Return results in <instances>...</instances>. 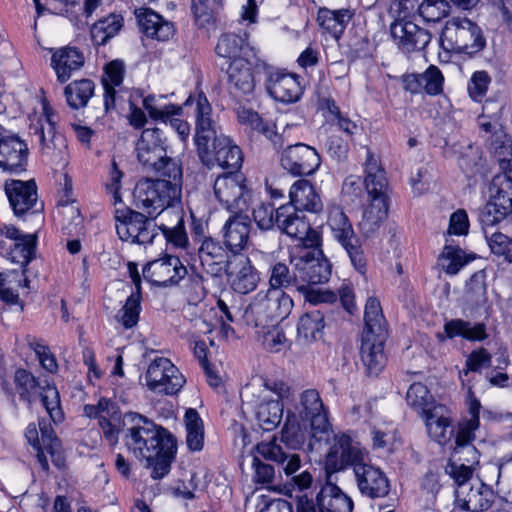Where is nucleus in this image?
<instances>
[{
	"label": "nucleus",
	"mask_w": 512,
	"mask_h": 512,
	"mask_svg": "<svg viewBox=\"0 0 512 512\" xmlns=\"http://www.w3.org/2000/svg\"><path fill=\"white\" fill-rule=\"evenodd\" d=\"M449 13L446 0H423L419 3L418 14L427 22H438Z\"/></svg>",
	"instance_id": "60"
},
{
	"label": "nucleus",
	"mask_w": 512,
	"mask_h": 512,
	"mask_svg": "<svg viewBox=\"0 0 512 512\" xmlns=\"http://www.w3.org/2000/svg\"><path fill=\"white\" fill-rule=\"evenodd\" d=\"M229 248L220 241L203 236L199 239L198 257L202 268L211 276H220L232 261Z\"/></svg>",
	"instance_id": "22"
},
{
	"label": "nucleus",
	"mask_w": 512,
	"mask_h": 512,
	"mask_svg": "<svg viewBox=\"0 0 512 512\" xmlns=\"http://www.w3.org/2000/svg\"><path fill=\"white\" fill-rule=\"evenodd\" d=\"M290 262L298 272L299 285L322 284L330 278L331 264L321 251H305L302 255L292 256Z\"/></svg>",
	"instance_id": "15"
},
{
	"label": "nucleus",
	"mask_w": 512,
	"mask_h": 512,
	"mask_svg": "<svg viewBox=\"0 0 512 512\" xmlns=\"http://www.w3.org/2000/svg\"><path fill=\"white\" fill-rule=\"evenodd\" d=\"M124 63L121 60H113L105 66V76L102 79L104 86V105L109 110L115 105V87L123 82Z\"/></svg>",
	"instance_id": "47"
},
{
	"label": "nucleus",
	"mask_w": 512,
	"mask_h": 512,
	"mask_svg": "<svg viewBox=\"0 0 512 512\" xmlns=\"http://www.w3.org/2000/svg\"><path fill=\"white\" fill-rule=\"evenodd\" d=\"M442 411V407L434 406L423 415L429 436L441 445L448 442L453 435L451 422Z\"/></svg>",
	"instance_id": "42"
},
{
	"label": "nucleus",
	"mask_w": 512,
	"mask_h": 512,
	"mask_svg": "<svg viewBox=\"0 0 512 512\" xmlns=\"http://www.w3.org/2000/svg\"><path fill=\"white\" fill-rule=\"evenodd\" d=\"M238 119L242 124L249 126L252 130L270 140L275 149L283 147L285 143L284 137L275 131V124L264 120L257 112L242 109L238 112Z\"/></svg>",
	"instance_id": "39"
},
{
	"label": "nucleus",
	"mask_w": 512,
	"mask_h": 512,
	"mask_svg": "<svg viewBox=\"0 0 512 512\" xmlns=\"http://www.w3.org/2000/svg\"><path fill=\"white\" fill-rule=\"evenodd\" d=\"M84 62L83 53L70 46L55 50L51 57V65L55 70L58 81L61 83L68 81L72 73L79 70Z\"/></svg>",
	"instance_id": "34"
},
{
	"label": "nucleus",
	"mask_w": 512,
	"mask_h": 512,
	"mask_svg": "<svg viewBox=\"0 0 512 512\" xmlns=\"http://www.w3.org/2000/svg\"><path fill=\"white\" fill-rule=\"evenodd\" d=\"M95 85L90 79L76 80L68 84L64 94L68 105L72 109H80L87 105L94 94Z\"/></svg>",
	"instance_id": "49"
},
{
	"label": "nucleus",
	"mask_w": 512,
	"mask_h": 512,
	"mask_svg": "<svg viewBox=\"0 0 512 512\" xmlns=\"http://www.w3.org/2000/svg\"><path fill=\"white\" fill-rule=\"evenodd\" d=\"M14 383L20 399L30 402V394L38 385L35 377L24 369H18L14 374Z\"/></svg>",
	"instance_id": "63"
},
{
	"label": "nucleus",
	"mask_w": 512,
	"mask_h": 512,
	"mask_svg": "<svg viewBox=\"0 0 512 512\" xmlns=\"http://www.w3.org/2000/svg\"><path fill=\"white\" fill-rule=\"evenodd\" d=\"M491 252L505 261L512 263V238L501 232H494L490 236L485 235Z\"/></svg>",
	"instance_id": "62"
},
{
	"label": "nucleus",
	"mask_w": 512,
	"mask_h": 512,
	"mask_svg": "<svg viewBox=\"0 0 512 512\" xmlns=\"http://www.w3.org/2000/svg\"><path fill=\"white\" fill-rule=\"evenodd\" d=\"M223 226L224 243L233 253L242 250L249 239L250 219L243 212L231 213Z\"/></svg>",
	"instance_id": "32"
},
{
	"label": "nucleus",
	"mask_w": 512,
	"mask_h": 512,
	"mask_svg": "<svg viewBox=\"0 0 512 512\" xmlns=\"http://www.w3.org/2000/svg\"><path fill=\"white\" fill-rule=\"evenodd\" d=\"M141 293H132L126 300L125 305L116 314V320L125 329L134 327L139 321Z\"/></svg>",
	"instance_id": "58"
},
{
	"label": "nucleus",
	"mask_w": 512,
	"mask_h": 512,
	"mask_svg": "<svg viewBox=\"0 0 512 512\" xmlns=\"http://www.w3.org/2000/svg\"><path fill=\"white\" fill-rule=\"evenodd\" d=\"M494 499L493 490L484 483H480L476 489L471 488L465 501L466 509L473 512L488 510Z\"/></svg>",
	"instance_id": "56"
},
{
	"label": "nucleus",
	"mask_w": 512,
	"mask_h": 512,
	"mask_svg": "<svg viewBox=\"0 0 512 512\" xmlns=\"http://www.w3.org/2000/svg\"><path fill=\"white\" fill-rule=\"evenodd\" d=\"M213 188L217 201L228 212L239 213L248 209L250 190L245 176L239 171H229L218 176Z\"/></svg>",
	"instance_id": "8"
},
{
	"label": "nucleus",
	"mask_w": 512,
	"mask_h": 512,
	"mask_svg": "<svg viewBox=\"0 0 512 512\" xmlns=\"http://www.w3.org/2000/svg\"><path fill=\"white\" fill-rule=\"evenodd\" d=\"M326 225L332 237L346 251L354 269L364 275L367 271L365 253L351 221L339 205L334 203L328 205Z\"/></svg>",
	"instance_id": "6"
},
{
	"label": "nucleus",
	"mask_w": 512,
	"mask_h": 512,
	"mask_svg": "<svg viewBox=\"0 0 512 512\" xmlns=\"http://www.w3.org/2000/svg\"><path fill=\"white\" fill-rule=\"evenodd\" d=\"M469 260L461 248L445 245L439 257V264L447 274L455 275Z\"/></svg>",
	"instance_id": "55"
},
{
	"label": "nucleus",
	"mask_w": 512,
	"mask_h": 512,
	"mask_svg": "<svg viewBox=\"0 0 512 512\" xmlns=\"http://www.w3.org/2000/svg\"><path fill=\"white\" fill-rule=\"evenodd\" d=\"M490 199L512 211V172L501 170L489 186Z\"/></svg>",
	"instance_id": "48"
},
{
	"label": "nucleus",
	"mask_w": 512,
	"mask_h": 512,
	"mask_svg": "<svg viewBox=\"0 0 512 512\" xmlns=\"http://www.w3.org/2000/svg\"><path fill=\"white\" fill-rule=\"evenodd\" d=\"M488 148L497 159L500 169L512 172V140L503 129L490 136Z\"/></svg>",
	"instance_id": "43"
},
{
	"label": "nucleus",
	"mask_w": 512,
	"mask_h": 512,
	"mask_svg": "<svg viewBox=\"0 0 512 512\" xmlns=\"http://www.w3.org/2000/svg\"><path fill=\"white\" fill-rule=\"evenodd\" d=\"M5 192L14 214L20 217L37 205V187L34 181L11 180L5 184Z\"/></svg>",
	"instance_id": "27"
},
{
	"label": "nucleus",
	"mask_w": 512,
	"mask_h": 512,
	"mask_svg": "<svg viewBox=\"0 0 512 512\" xmlns=\"http://www.w3.org/2000/svg\"><path fill=\"white\" fill-rule=\"evenodd\" d=\"M406 401L409 406L425 415L431 409L428 406L432 401V396L424 384L416 382L409 387L406 393Z\"/></svg>",
	"instance_id": "59"
},
{
	"label": "nucleus",
	"mask_w": 512,
	"mask_h": 512,
	"mask_svg": "<svg viewBox=\"0 0 512 512\" xmlns=\"http://www.w3.org/2000/svg\"><path fill=\"white\" fill-rule=\"evenodd\" d=\"M28 155L27 143L0 125V169L9 173L25 171Z\"/></svg>",
	"instance_id": "17"
},
{
	"label": "nucleus",
	"mask_w": 512,
	"mask_h": 512,
	"mask_svg": "<svg viewBox=\"0 0 512 512\" xmlns=\"http://www.w3.org/2000/svg\"><path fill=\"white\" fill-rule=\"evenodd\" d=\"M295 411L302 421L310 424L314 438L320 441L323 435L328 433L330 429L328 412L316 389H307L300 394Z\"/></svg>",
	"instance_id": "14"
},
{
	"label": "nucleus",
	"mask_w": 512,
	"mask_h": 512,
	"mask_svg": "<svg viewBox=\"0 0 512 512\" xmlns=\"http://www.w3.org/2000/svg\"><path fill=\"white\" fill-rule=\"evenodd\" d=\"M241 397L256 409V418L263 430L271 431L280 424L284 406L279 399H269L267 389L249 384L241 391Z\"/></svg>",
	"instance_id": "13"
},
{
	"label": "nucleus",
	"mask_w": 512,
	"mask_h": 512,
	"mask_svg": "<svg viewBox=\"0 0 512 512\" xmlns=\"http://www.w3.org/2000/svg\"><path fill=\"white\" fill-rule=\"evenodd\" d=\"M293 305L291 296L284 290L267 288L252 298L241 317L248 326L265 330L286 319Z\"/></svg>",
	"instance_id": "5"
},
{
	"label": "nucleus",
	"mask_w": 512,
	"mask_h": 512,
	"mask_svg": "<svg viewBox=\"0 0 512 512\" xmlns=\"http://www.w3.org/2000/svg\"><path fill=\"white\" fill-rule=\"evenodd\" d=\"M135 16L140 31L148 38L167 41L174 35L173 23L164 19L151 8L136 9Z\"/></svg>",
	"instance_id": "28"
},
{
	"label": "nucleus",
	"mask_w": 512,
	"mask_h": 512,
	"mask_svg": "<svg viewBox=\"0 0 512 512\" xmlns=\"http://www.w3.org/2000/svg\"><path fill=\"white\" fill-rule=\"evenodd\" d=\"M441 43L446 49L473 56L484 49L486 39L482 29L470 19L452 17L442 30Z\"/></svg>",
	"instance_id": "7"
},
{
	"label": "nucleus",
	"mask_w": 512,
	"mask_h": 512,
	"mask_svg": "<svg viewBox=\"0 0 512 512\" xmlns=\"http://www.w3.org/2000/svg\"><path fill=\"white\" fill-rule=\"evenodd\" d=\"M136 153L139 163L146 171L155 168L156 163L165 156L166 138L159 127L144 129L136 144Z\"/></svg>",
	"instance_id": "23"
},
{
	"label": "nucleus",
	"mask_w": 512,
	"mask_h": 512,
	"mask_svg": "<svg viewBox=\"0 0 512 512\" xmlns=\"http://www.w3.org/2000/svg\"><path fill=\"white\" fill-rule=\"evenodd\" d=\"M256 451L264 460L276 464L279 473L283 472L287 477L280 491L294 501L296 512L319 511L322 503L320 488L310 471H300L302 460L299 454L292 452L287 445L282 446L275 438L258 443Z\"/></svg>",
	"instance_id": "2"
},
{
	"label": "nucleus",
	"mask_w": 512,
	"mask_h": 512,
	"mask_svg": "<svg viewBox=\"0 0 512 512\" xmlns=\"http://www.w3.org/2000/svg\"><path fill=\"white\" fill-rule=\"evenodd\" d=\"M38 426L41 434L40 445L42 446L43 452H47L52 462L56 466L61 467L64 464V457L61 451L60 440L55 435L51 424L47 420H39Z\"/></svg>",
	"instance_id": "50"
},
{
	"label": "nucleus",
	"mask_w": 512,
	"mask_h": 512,
	"mask_svg": "<svg viewBox=\"0 0 512 512\" xmlns=\"http://www.w3.org/2000/svg\"><path fill=\"white\" fill-rule=\"evenodd\" d=\"M186 273V267L180 259L171 255L153 260L143 268L144 279L156 286L178 283Z\"/></svg>",
	"instance_id": "21"
},
{
	"label": "nucleus",
	"mask_w": 512,
	"mask_h": 512,
	"mask_svg": "<svg viewBox=\"0 0 512 512\" xmlns=\"http://www.w3.org/2000/svg\"><path fill=\"white\" fill-rule=\"evenodd\" d=\"M324 328V316L319 310L303 314L298 322L297 335L303 343H310L321 337Z\"/></svg>",
	"instance_id": "46"
},
{
	"label": "nucleus",
	"mask_w": 512,
	"mask_h": 512,
	"mask_svg": "<svg viewBox=\"0 0 512 512\" xmlns=\"http://www.w3.org/2000/svg\"><path fill=\"white\" fill-rule=\"evenodd\" d=\"M0 253L14 263L25 267L34 257L37 237L23 234L13 225H0Z\"/></svg>",
	"instance_id": "12"
},
{
	"label": "nucleus",
	"mask_w": 512,
	"mask_h": 512,
	"mask_svg": "<svg viewBox=\"0 0 512 512\" xmlns=\"http://www.w3.org/2000/svg\"><path fill=\"white\" fill-rule=\"evenodd\" d=\"M56 114L48 107H44V118L39 119L37 124L30 127L31 134L40 145L44 155H51L56 149L63 146V137L56 131Z\"/></svg>",
	"instance_id": "26"
},
{
	"label": "nucleus",
	"mask_w": 512,
	"mask_h": 512,
	"mask_svg": "<svg viewBox=\"0 0 512 512\" xmlns=\"http://www.w3.org/2000/svg\"><path fill=\"white\" fill-rule=\"evenodd\" d=\"M390 33L397 46L406 53L424 49L431 40L427 30L411 21L392 22Z\"/></svg>",
	"instance_id": "24"
},
{
	"label": "nucleus",
	"mask_w": 512,
	"mask_h": 512,
	"mask_svg": "<svg viewBox=\"0 0 512 512\" xmlns=\"http://www.w3.org/2000/svg\"><path fill=\"white\" fill-rule=\"evenodd\" d=\"M359 492L368 498L377 499L388 495L389 480L380 467L372 464L366 456L353 470Z\"/></svg>",
	"instance_id": "18"
},
{
	"label": "nucleus",
	"mask_w": 512,
	"mask_h": 512,
	"mask_svg": "<svg viewBox=\"0 0 512 512\" xmlns=\"http://www.w3.org/2000/svg\"><path fill=\"white\" fill-rule=\"evenodd\" d=\"M41 389V401L51 420L54 423L61 422L64 418V414L60 407V396L58 390L56 387L50 385H46Z\"/></svg>",
	"instance_id": "61"
},
{
	"label": "nucleus",
	"mask_w": 512,
	"mask_h": 512,
	"mask_svg": "<svg viewBox=\"0 0 512 512\" xmlns=\"http://www.w3.org/2000/svg\"><path fill=\"white\" fill-rule=\"evenodd\" d=\"M186 426V443L190 451H200L204 445V427L202 419L195 409H188L184 417Z\"/></svg>",
	"instance_id": "51"
},
{
	"label": "nucleus",
	"mask_w": 512,
	"mask_h": 512,
	"mask_svg": "<svg viewBox=\"0 0 512 512\" xmlns=\"http://www.w3.org/2000/svg\"><path fill=\"white\" fill-rule=\"evenodd\" d=\"M155 168H148L146 172L155 173L157 179H142L135 187L137 201L160 204L170 201H179L182 194V166L179 160L165 156L156 163Z\"/></svg>",
	"instance_id": "4"
},
{
	"label": "nucleus",
	"mask_w": 512,
	"mask_h": 512,
	"mask_svg": "<svg viewBox=\"0 0 512 512\" xmlns=\"http://www.w3.org/2000/svg\"><path fill=\"white\" fill-rule=\"evenodd\" d=\"M145 381L148 389L156 394L176 395L186 379L170 359L156 357L146 370Z\"/></svg>",
	"instance_id": "9"
},
{
	"label": "nucleus",
	"mask_w": 512,
	"mask_h": 512,
	"mask_svg": "<svg viewBox=\"0 0 512 512\" xmlns=\"http://www.w3.org/2000/svg\"><path fill=\"white\" fill-rule=\"evenodd\" d=\"M228 84L235 95L250 94L255 87L252 64L245 58H235L227 69Z\"/></svg>",
	"instance_id": "35"
},
{
	"label": "nucleus",
	"mask_w": 512,
	"mask_h": 512,
	"mask_svg": "<svg viewBox=\"0 0 512 512\" xmlns=\"http://www.w3.org/2000/svg\"><path fill=\"white\" fill-rule=\"evenodd\" d=\"M444 76L435 65H430L421 74L403 76V87L406 91L416 94L425 92L428 95H438L443 91Z\"/></svg>",
	"instance_id": "29"
},
{
	"label": "nucleus",
	"mask_w": 512,
	"mask_h": 512,
	"mask_svg": "<svg viewBox=\"0 0 512 512\" xmlns=\"http://www.w3.org/2000/svg\"><path fill=\"white\" fill-rule=\"evenodd\" d=\"M124 427L123 441L127 449L145 467L152 469L153 479L166 476L177 451L175 437L167 429L136 412L125 414Z\"/></svg>",
	"instance_id": "1"
},
{
	"label": "nucleus",
	"mask_w": 512,
	"mask_h": 512,
	"mask_svg": "<svg viewBox=\"0 0 512 512\" xmlns=\"http://www.w3.org/2000/svg\"><path fill=\"white\" fill-rule=\"evenodd\" d=\"M116 231L122 241L148 244L156 236V224L143 213L130 209L115 210Z\"/></svg>",
	"instance_id": "11"
},
{
	"label": "nucleus",
	"mask_w": 512,
	"mask_h": 512,
	"mask_svg": "<svg viewBox=\"0 0 512 512\" xmlns=\"http://www.w3.org/2000/svg\"><path fill=\"white\" fill-rule=\"evenodd\" d=\"M418 0H393L390 4L389 13L394 18L393 22H407L408 18L418 12Z\"/></svg>",
	"instance_id": "64"
},
{
	"label": "nucleus",
	"mask_w": 512,
	"mask_h": 512,
	"mask_svg": "<svg viewBox=\"0 0 512 512\" xmlns=\"http://www.w3.org/2000/svg\"><path fill=\"white\" fill-rule=\"evenodd\" d=\"M180 201H170L163 205L149 204L144 201H137L139 208L143 209L149 217L158 218V227L161 231H170L177 226L184 224V211Z\"/></svg>",
	"instance_id": "30"
},
{
	"label": "nucleus",
	"mask_w": 512,
	"mask_h": 512,
	"mask_svg": "<svg viewBox=\"0 0 512 512\" xmlns=\"http://www.w3.org/2000/svg\"><path fill=\"white\" fill-rule=\"evenodd\" d=\"M276 226L287 236L300 240L305 246L316 244L317 234L311 228L305 216H300L290 205H282L276 209Z\"/></svg>",
	"instance_id": "20"
},
{
	"label": "nucleus",
	"mask_w": 512,
	"mask_h": 512,
	"mask_svg": "<svg viewBox=\"0 0 512 512\" xmlns=\"http://www.w3.org/2000/svg\"><path fill=\"white\" fill-rule=\"evenodd\" d=\"M124 24L122 15L112 13L107 17L99 19L90 29L91 37L95 45H105L111 38L115 37Z\"/></svg>",
	"instance_id": "44"
},
{
	"label": "nucleus",
	"mask_w": 512,
	"mask_h": 512,
	"mask_svg": "<svg viewBox=\"0 0 512 512\" xmlns=\"http://www.w3.org/2000/svg\"><path fill=\"white\" fill-rule=\"evenodd\" d=\"M210 151L212 153V164L208 167L217 164L219 167L232 172H237L241 168L243 163L242 151L224 134H220V137L212 142Z\"/></svg>",
	"instance_id": "31"
},
{
	"label": "nucleus",
	"mask_w": 512,
	"mask_h": 512,
	"mask_svg": "<svg viewBox=\"0 0 512 512\" xmlns=\"http://www.w3.org/2000/svg\"><path fill=\"white\" fill-rule=\"evenodd\" d=\"M246 49H248L247 35L244 36L227 33L223 34L215 47L218 56L223 58H242L240 56Z\"/></svg>",
	"instance_id": "52"
},
{
	"label": "nucleus",
	"mask_w": 512,
	"mask_h": 512,
	"mask_svg": "<svg viewBox=\"0 0 512 512\" xmlns=\"http://www.w3.org/2000/svg\"><path fill=\"white\" fill-rule=\"evenodd\" d=\"M298 272L293 266L290 271L288 265L283 262H276L270 267L269 288L284 290L290 286H299Z\"/></svg>",
	"instance_id": "53"
},
{
	"label": "nucleus",
	"mask_w": 512,
	"mask_h": 512,
	"mask_svg": "<svg viewBox=\"0 0 512 512\" xmlns=\"http://www.w3.org/2000/svg\"><path fill=\"white\" fill-rule=\"evenodd\" d=\"M511 213L512 211L508 210L507 207L500 206L496 201L489 198V201L479 211L478 215L485 235L488 234V228L500 223Z\"/></svg>",
	"instance_id": "57"
},
{
	"label": "nucleus",
	"mask_w": 512,
	"mask_h": 512,
	"mask_svg": "<svg viewBox=\"0 0 512 512\" xmlns=\"http://www.w3.org/2000/svg\"><path fill=\"white\" fill-rule=\"evenodd\" d=\"M165 96L156 97L148 95L143 99V106L149 113V116L155 120H161L164 126H167L166 119L170 116L181 113L182 108L174 104H162Z\"/></svg>",
	"instance_id": "54"
},
{
	"label": "nucleus",
	"mask_w": 512,
	"mask_h": 512,
	"mask_svg": "<svg viewBox=\"0 0 512 512\" xmlns=\"http://www.w3.org/2000/svg\"><path fill=\"white\" fill-rule=\"evenodd\" d=\"M224 273L229 277L234 291L248 294L255 290L260 280L250 260L243 255H232V261Z\"/></svg>",
	"instance_id": "25"
},
{
	"label": "nucleus",
	"mask_w": 512,
	"mask_h": 512,
	"mask_svg": "<svg viewBox=\"0 0 512 512\" xmlns=\"http://www.w3.org/2000/svg\"><path fill=\"white\" fill-rule=\"evenodd\" d=\"M267 90L276 101L283 103L297 101L302 93L301 86L296 77L281 72L270 74Z\"/></svg>",
	"instance_id": "37"
},
{
	"label": "nucleus",
	"mask_w": 512,
	"mask_h": 512,
	"mask_svg": "<svg viewBox=\"0 0 512 512\" xmlns=\"http://www.w3.org/2000/svg\"><path fill=\"white\" fill-rule=\"evenodd\" d=\"M364 185L369 204L358 223L364 237L373 236L388 216L387 179L379 160L367 149Z\"/></svg>",
	"instance_id": "3"
},
{
	"label": "nucleus",
	"mask_w": 512,
	"mask_h": 512,
	"mask_svg": "<svg viewBox=\"0 0 512 512\" xmlns=\"http://www.w3.org/2000/svg\"><path fill=\"white\" fill-rule=\"evenodd\" d=\"M322 496L318 512H352L353 501L337 485L327 482L320 486Z\"/></svg>",
	"instance_id": "41"
},
{
	"label": "nucleus",
	"mask_w": 512,
	"mask_h": 512,
	"mask_svg": "<svg viewBox=\"0 0 512 512\" xmlns=\"http://www.w3.org/2000/svg\"><path fill=\"white\" fill-rule=\"evenodd\" d=\"M212 107L203 93H199L196 98L195 112V144L198 156L201 162L209 166L212 164V153L210 151V142H215L220 137L217 125L212 119Z\"/></svg>",
	"instance_id": "10"
},
{
	"label": "nucleus",
	"mask_w": 512,
	"mask_h": 512,
	"mask_svg": "<svg viewBox=\"0 0 512 512\" xmlns=\"http://www.w3.org/2000/svg\"><path fill=\"white\" fill-rule=\"evenodd\" d=\"M281 166L294 176H309L315 173L321 164V158L315 148L304 143L287 145L281 154Z\"/></svg>",
	"instance_id": "16"
},
{
	"label": "nucleus",
	"mask_w": 512,
	"mask_h": 512,
	"mask_svg": "<svg viewBox=\"0 0 512 512\" xmlns=\"http://www.w3.org/2000/svg\"><path fill=\"white\" fill-rule=\"evenodd\" d=\"M290 203L296 211L319 213L323 209V203L314 186L305 179L297 180L289 191Z\"/></svg>",
	"instance_id": "33"
},
{
	"label": "nucleus",
	"mask_w": 512,
	"mask_h": 512,
	"mask_svg": "<svg viewBox=\"0 0 512 512\" xmlns=\"http://www.w3.org/2000/svg\"><path fill=\"white\" fill-rule=\"evenodd\" d=\"M367 454L353 443L350 436L346 434L334 435L333 444L325 457V469L334 473L360 463Z\"/></svg>",
	"instance_id": "19"
},
{
	"label": "nucleus",
	"mask_w": 512,
	"mask_h": 512,
	"mask_svg": "<svg viewBox=\"0 0 512 512\" xmlns=\"http://www.w3.org/2000/svg\"><path fill=\"white\" fill-rule=\"evenodd\" d=\"M365 328L363 335L388 336L386 321L382 313L380 302L375 297H370L365 305Z\"/></svg>",
	"instance_id": "45"
},
{
	"label": "nucleus",
	"mask_w": 512,
	"mask_h": 512,
	"mask_svg": "<svg viewBox=\"0 0 512 512\" xmlns=\"http://www.w3.org/2000/svg\"><path fill=\"white\" fill-rule=\"evenodd\" d=\"M462 337L471 342L483 341L488 337L484 323H472L463 319H451L446 321L443 332L437 334V338L444 342L447 339Z\"/></svg>",
	"instance_id": "36"
},
{
	"label": "nucleus",
	"mask_w": 512,
	"mask_h": 512,
	"mask_svg": "<svg viewBox=\"0 0 512 512\" xmlns=\"http://www.w3.org/2000/svg\"><path fill=\"white\" fill-rule=\"evenodd\" d=\"M387 336L362 335L361 360L369 374L377 375L385 365L384 343Z\"/></svg>",
	"instance_id": "38"
},
{
	"label": "nucleus",
	"mask_w": 512,
	"mask_h": 512,
	"mask_svg": "<svg viewBox=\"0 0 512 512\" xmlns=\"http://www.w3.org/2000/svg\"><path fill=\"white\" fill-rule=\"evenodd\" d=\"M353 13L349 9L330 10L320 8L317 13L319 26L336 40L340 39Z\"/></svg>",
	"instance_id": "40"
}]
</instances>
